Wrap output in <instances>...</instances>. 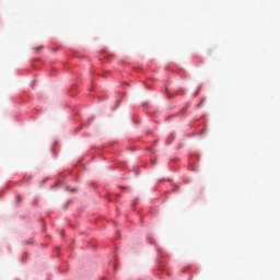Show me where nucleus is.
<instances>
[{"instance_id":"2","label":"nucleus","mask_w":280,"mask_h":280,"mask_svg":"<svg viewBox=\"0 0 280 280\" xmlns=\"http://www.w3.org/2000/svg\"><path fill=\"white\" fill-rule=\"evenodd\" d=\"M18 202H21V196H18Z\"/></svg>"},{"instance_id":"1","label":"nucleus","mask_w":280,"mask_h":280,"mask_svg":"<svg viewBox=\"0 0 280 280\" xmlns=\"http://www.w3.org/2000/svg\"><path fill=\"white\" fill-rule=\"evenodd\" d=\"M33 205H34V207H36V205H38V200L35 199V200L33 201Z\"/></svg>"}]
</instances>
